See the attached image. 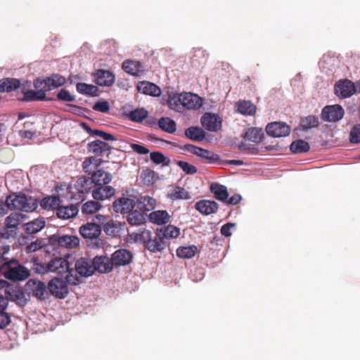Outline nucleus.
I'll list each match as a JSON object with an SVG mask.
<instances>
[{
	"mask_svg": "<svg viewBox=\"0 0 360 360\" xmlns=\"http://www.w3.org/2000/svg\"><path fill=\"white\" fill-rule=\"evenodd\" d=\"M20 82L15 78H5L0 80V92H9L17 89Z\"/></svg>",
	"mask_w": 360,
	"mask_h": 360,
	"instance_id": "obj_35",
	"label": "nucleus"
},
{
	"mask_svg": "<svg viewBox=\"0 0 360 360\" xmlns=\"http://www.w3.org/2000/svg\"><path fill=\"white\" fill-rule=\"evenodd\" d=\"M181 100L182 107L188 110L199 109L202 104V98L192 93L181 94Z\"/></svg>",
	"mask_w": 360,
	"mask_h": 360,
	"instance_id": "obj_19",
	"label": "nucleus"
},
{
	"mask_svg": "<svg viewBox=\"0 0 360 360\" xmlns=\"http://www.w3.org/2000/svg\"><path fill=\"white\" fill-rule=\"evenodd\" d=\"M176 165L187 174H194L197 172V168L187 162L177 161Z\"/></svg>",
	"mask_w": 360,
	"mask_h": 360,
	"instance_id": "obj_54",
	"label": "nucleus"
},
{
	"mask_svg": "<svg viewBox=\"0 0 360 360\" xmlns=\"http://www.w3.org/2000/svg\"><path fill=\"white\" fill-rule=\"evenodd\" d=\"M37 90H28L24 92V101H44L46 100V91L43 88H36Z\"/></svg>",
	"mask_w": 360,
	"mask_h": 360,
	"instance_id": "obj_34",
	"label": "nucleus"
},
{
	"mask_svg": "<svg viewBox=\"0 0 360 360\" xmlns=\"http://www.w3.org/2000/svg\"><path fill=\"white\" fill-rule=\"evenodd\" d=\"M11 250V246L9 245L0 243V262L8 261L6 257Z\"/></svg>",
	"mask_w": 360,
	"mask_h": 360,
	"instance_id": "obj_62",
	"label": "nucleus"
},
{
	"mask_svg": "<svg viewBox=\"0 0 360 360\" xmlns=\"http://www.w3.org/2000/svg\"><path fill=\"white\" fill-rule=\"evenodd\" d=\"M79 282L77 277H53L47 285L49 294L57 299H64L68 294V284L76 285Z\"/></svg>",
	"mask_w": 360,
	"mask_h": 360,
	"instance_id": "obj_1",
	"label": "nucleus"
},
{
	"mask_svg": "<svg viewBox=\"0 0 360 360\" xmlns=\"http://www.w3.org/2000/svg\"><path fill=\"white\" fill-rule=\"evenodd\" d=\"M94 82L99 86H110L115 83V77L109 70H98L94 73Z\"/></svg>",
	"mask_w": 360,
	"mask_h": 360,
	"instance_id": "obj_20",
	"label": "nucleus"
},
{
	"mask_svg": "<svg viewBox=\"0 0 360 360\" xmlns=\"http://www.w3.org/2000/svg\"><path fill=\"white\" fill-rule=\"evenodd\" d=\"M168 198L172 200H188L190 198V195L184 188L176 186L168 193Z\"/></svg>",
	"mask_w": 360,
	"mask_h": 360,
	"instance_id": "obj_44",
	"label": "nucleus"
},
{
	"mask_svg": "<svg viewBox=\"0 0 360 360\" xmlns=\"http://www.w3.org/2000/svg\"><path fill=\"white\" fill-rule=\"evenodd\" d=\"M238 111L245 115H252L256 112L255 105L250 101H239L237 103Z\"/></svg>",
	"mask_w": 360,
	"mask_h": 360,
	"instance_id": "obj_39",
	"label": "nucleus"
},
{
	"mask_svg": "<svg viewBox=\"0 0 360 360\" xmlns=\"http://www.w3.org/2000/svg\"><path fill=\"white\" fill-rule=\"evenodd\" d=\"M210 190L213 193L214 197L221 202H224L229 197L227 188L219 183L211 184Z\"/></svg>",
	"mask_w": 360,
	"mask_h": 360,
	"instance_id": "obj_31",
	"label": "nucleus"
},
{
	"mask_svg": "<svg viewBox=\"0 0 360 360\" xmlns=\"http://www.w3.org/2000/svg\"><path fill=\"white\" fill-rule=\"evenodd\" d=\"M138 208L142 211H150L156 207L157 201L153 197L141 195L136 200Z\"/></svg>",
	"mask_w": 360,
	"mask_h": 360,
	"instance_id": "obj_29",
	"label": "nucleus"
},
{
	"mask_svg": "<svg viewBox=\"0 0 360 360\" xmlns=\"http://www.w3.org/2000/svg\"><path fill=\"white\" fill-rule=\"evenodd\" d=\"M79 209L75 205L63 206L60 205L56 210V215L60 219H69L75 217L78 213Z\"/></svg>",
	"mask_w": 360,
	"mask_h": 360,
	"instance_id": "obj_26",
	"label": "nucleus"
},
{
	"mask_svg": "<svg viewBox=\"0 0 360 360\" xmlns=\"http://www.w3.org/2000/svg\"><path fill=\"white\" fill-rule=\"evenodd\" d=\"M159 127L164 131L173 134L176 130V122L169 117H162L158 120Z\"/></svg>",
	"mask_w": 360,
	"mask_h": 360,
	"instance_id": "obj_45",
	"label": "nucleus"
},
{
	"mask_svg": "<svg viewBox=\"0 0 360 360\" xmlns=\"http://www.w3.org/2000/svg\"><path fill=\"white\" fill-rule=\"evenodd\" d=\"M77 91L83 95L97 96L98 95V89L93 84H88L83 82L77 83L76 85Z\"/></svg>",
	"mask_w": 360,
	"mask_h": 360,
	"instance_id": "obj_37",
	"label": "nucleus"
},
{
	"mask_svg": "<svg viewBox=\"0 0 360 360\" xmlns=\"http://www.w3.org/2000/svg\"><path fill=\"white\" fill-rule=\"evenodd\" d=\"M167 105L168 107L172 110H174L177 112L181 111V109L182 108L181 94L178 97H169L167 101Z\"/></svg>",
	"mask_w": 360,
	"mask_h": 360,
	"instance_id": "obj_53",
	"label": "nucleus"
},
{
	"mask_svg": "<svg viewBox=\"0 0 360 360\" xmlns=\"http://www.w3.org/2000/svg\"><path fill=\"white\" fill-rule=\"evenodd\" d=\"M133 258L132 253L126 249H119L111 255L113 266H120L129 264Z\"/></svg>",
	"mask_w": 360,
	"mask_h": 360,
	"instance_id": "obj_18",
	"label": "nucleus"
},
{
	"mask_svg": "<svg viewBox=\"0 0 360 360\" xmlns=\"http://www.w3.org/2000/svg\"><path fill=\"white\" fill-rule=\"evenodd\" d=\"M141 177L146 184H152L155 180V172L148 169H146L141 173Z\"/></svg>",
	"mask_w": 360,
	"mask_h": 360,
	"instance_id": "obj_57",
	"label": "nucleus"
},
{
	"mask_svg": "<svg viewBox=\"0 0 360 360\" xmlns=\"http://www.w3.org/2000/svg\"><path fill=\"white\" fill-rule=\"evenodd\" d=\"M266 131L271 136H285L290 134V127L284 122H275L267 124Z\"/></svg>",
	"mask_w": 360,
	"mask_h": 360,
	"instance_id": "obj_17",
	"label": "nucleus"
},
{
	"mask_svg": "<svg viewBox=\"0 0 360 360\" xmlns=\"http://www.w3.org/2000/svg\"><path fill=\"white\" fill-rule=\"evenodd\" d=\"M150 160L156 165L165 164L168 165L169 160L167 159L161 152H152L150 154Z\"/></svg>",
	"mask_w": 360,
	"mask_h": 360,
	"instance_id": "obj_52",
	"label": "nucleus"
},
{
	"mask_svg": "<svg viewBox=\"0 0 360 360\" xmlns=\"http://www.w3.org/2000/svg\"><path fill=\"white\" fill-rule=\"evenodd\" d=\"M96 187L93 179L91 177L80 176L75 184V188L78 193H87L92 191Z\"/></svg>",
	"mask_w": 360,
	"mask_h": 360,
	"instance_id": "obj_23",
	"label": "nucleus"
},
{
	"mask_svg": "<svg viewBox=\"0 0 360 360\" xmlns=\"http://www.w3.org/2000/svg\"><path fill=\"white\" fill-rule=\"evenodd\" d=\"M170 218L169 212L163 210L153 211L148 215L150 221L158 225L166 224L170 221Z\"/></svg>",
	"mask_w": 360,
	"mask_h": 360,
	"instance_id": "obj_24",
	"label": "nucleus"
},
{
	"mask_svg": "<svg viewBox=\"0 0 360 360\" xmlns=\"http://www.w3.org/2000/svg\"><path fill=\"white\" fill-rule=\"evenodd\" d=\"M319 124V118L314 115H309L301 120L300 125L303 130L307 131L313 127H318Z\"/></svg>",
	"mask_w": 360,
	"mask_h": 360,
	"instance_id": "obj_49",
	"label": "nucleus"
},
{
	"mask_svg": "<svg viewBox=\"0 0 360 360\" xmlns=\"http://www.w3.org/2000/svg\"><path fill=\"white\" fill-rule=\"evenodd\" d=\"M335 91L338 96L345 98L352 96L356 92L355 84L349 79L340 81L335 86Z\"/></svg>",
	"mask_w": 360,
	"mask_h": 360,
	"instance_id": "obj_14",
	"label": "nucleus"
},
{
	"mask_svg": "<svg viewBox=\"0 0 360 360\" xmlns=\"http://www.w3.org/2000/svg\"><path fill=\"white\" fill-rule=\"evenodd\" d=\"M91 178L96 186L107 185L112 181V176L103 169H98L92 173Z\"/></svg>",
	"mask_w": 360,
	"mask_h": 360,
	"instance_id": "obj_32",
	"label": "nucleus"
},
{
	"mask_svg": "<svg viewBox=\"0 0 360 360\" xmlns=\"http://www.w3.org/2000/svg\"><path fill=\"white\" fill-rule=\"evenodd\" d=\"M102 205L98 201L90 200L84 203L82 206V212L84 214H91L101 208Z\"/></svg>",
	"mask_w": 360,
	"mask_h": 360,
	"instance_id": "obj_50",
	"label": "nucleus"
},
{
	"mask_svg": "<svg viewBox=\"0 0 360 360\" xmlns=\"http://www.w3.org/2000/svg\"><path fill=\"white\" fill-rule=\"evenodd\" d=\"M0 274L11 281H22L30 276L28 270L15 259L4 262L0 266Z\"/></svg>",
	"mask_w": 360,
	"mask_h": 360,
	"instance_id": "obj_2",
	"label": "nucleus"
},
{
	"mask_svg": "<svg viewBox=\"0 0 360 360\" xmlns=\"http://www.w3.org/2000/svg\"><path fill=\"white\" fill-rule=\"evenodd\" d=\"M106 221V217L96 214L92 222H88L79 228V233L84 238L96 239L101 234V224Z\"/></svg>",
	"mask_w": 360,
	"mask_h": 360,
	"instance_id": "obj_5",
	"label": "nucleus"
},
{
	"mask_svg": "<svg viewBox=\"0 0 360 360\" xmlns=\"http://www.w3.org/2000/svg\"><path fill=\"white\" fill-rule=\"evenodd\" d=\"M127 220L131 225L139 226L146 221L145 214L138 210H131L127 213Z\"/></svg>",
	"mask_w": 360,
	"mask_h": 360,
	"instance_id": "obj_43",
	"label": "nucleus"
},
{
	"mask_svg": "<svg viewBox=\"0 0 360 360\" xmlns=\"http://www.w3.org/2000/svg\"><path fill=\"white\" fill-rule=\"evenodd\" d=\"M345 110L340 105L325 106L321 112V117L324 121L337 122L342 119Z\"/></svg>",
	"mask_w": 360,
	"mask_h": 360,
	"instance_id": "obj_12",
	"label": "nucleus"
},
{
	"mask_svg": "<svg viewBox=\"0 0 360 360\" xmlns=\"http://www.w3.org/2000/svg\"><path fill=\"white\" fill-rule=\"evenodd\" d=\"M11 322V316L4 311H0V329L6 328Z\"/></svg>",
	"mask_w": 360,
	"mask_h": 360,
	"instance_id": "obj_61",
	"label": "nucleus"
},
{
	"mask_svg": "<svg viewBox=\"0 0 360 360\" xmlns=\"http://www.w3.org/2000/svg\"><path fill=\"white\" fill-rule=\"evenodd\" d=\"M139 240L151 252H162L169 245V243L162 237L158 231L153 234L149 230H143L139 234Z\"/></svg>",
	"mask_w": 360,
	"mask_h": 360,
	"instance_id": "obj_4",
	"label": "nucleus"
},
{
	"mask_svg": "<svg viewBox=\"0 0 360 360\" xmlns=\"http://www.w3.org/2000/svg\"><path fill=\"white\" fill-rule=\"evenodd\" d=\"M60 203V198L56 195L45 197L41 200V206L46 210H57Z\"/></svg>",
	"mask_w": 360,
	"mask_h": 360,
	"instance_id": "obj_40",
	"label": "nucleus"
},
{
	"mask_svg": "<svg viewBox=\"0 0 360 360\" xmlns=\"http://www.w3.org/2000/svg\"><path fill=\"white\" fill-rule=\"evenodd\" d=\"M201 124L210 131H217L221 125V120L216 114L205 113L200 119Z\"/></svg>",
	"mask_w": 360,
	"mask_h": 360,
	"instance_id": "obj_15",
	"label": "nucleus"
},
{
	"mask_svg": "<svg viewBox=\"0 0 360 360\" xmlns=\"http://www.w3.org/2000/svg\"><path fill=\"white\" fill-rule=\"evenodd\" d=\"M103 228L104 232L109 236H114L119 233V231L121 228V224L118 221H114L112 219L108 220L106 218V221L103 224H101Z\"/></svg>",
	"mask_w": 360,
	"mask_h": 360,
	"instance_id": "obj_41",
	"label": "nucleus"
},
{
	"mask_svg": "<svg viewBox=\"0 0 360 360\" xmlns=\"http://www.w3.org/2000/svg\"><path fill=\"white\" fill-rule=\"evenodd\" d=\"M57 98L60 101H73L75 100V96L70 94V93L65 89H62L57 94Z\"/></svg>",
	"mask_w": 360,
	"mask_h": 360,
	"instance_id": "obj_59",
	"label": "nucleus"
},
{
	"mask_svg": "<svg viewBox=\"0 0 360 360\" xmlns=\"http://www.w3.org/2000/svg\"><path fill=\"white\" fill-rule=\"evenodd\" d=\"M139 92L153 96H158L161 94L160 89L155 84L149 82H140L137 85Z\"/></svg>",
	"mask_w": 360,
	"mask_h": 360,
	"instance_id": "obj_28",
	"label": "nucleus"
},
{
	"mask_svg": "<svg viewBox=\"0 0 360 360\" xmlns=\"http://www.w3.org/2000/svg\"><path fill=\"white\" fill-rule=\"evenodd\" d=\"M79 238L74 235L63 234L57 233L51 235L49 238V243L55 248H65L72 250L76 248L79 245Z\"/></svg>",
	"mask_w": 360,
	"mask_h": 360,
	"instance_id": "obj_7",
	"label": "nucleus"
},
{
	"mask_svg": "<svg viewBox=\"0 0 360 360\" xmlns=\"http://www.w3.org/2000/svg\"><path fill=\"white\" fill-rule=\"evenodd\" d=\"M66 82L64 77L58 75H52L44 79H37L34 82L35 88H43L44 91H49L53 89L63 86Z\"/></svg>",
	"mask_w": 360,
	"mask_h": 360,
	"instance_id": "obj_9",
	"label": "nucleus"
},
{
	"mask_svg": "<svg viewBox=\"0 0 360 360\" xmlns=\"http://www.w3.org/2000/svg\"><path fill=\"white\" fill-rule=\"evenodd\" d=\"M135 197H120L116 199L112 203V208L117 213L127 214L131 211L136 205Z\"/></svg>",
	"mask_w": 360,
	"mask_h": 360,
	"instance_id": "obj_11",
	"label": "nucleus"
},
{
	"mask_svg": "<svg viewBox=\"0 0 360 360\" xmlns=\"http://www.w3.org/2000/svg\"><path fill=\"white\" fill-rule=\"evenodd\" d=\"M13 158V153L10 149H2L0 150V161L4 163L9 162Z\"/></svg>",
	"mask_w": 360,
	"mask_h": 360,
	"instance_id": "obj_64",
	"label": "nucleus"
},
{
	"mask_svg": "<svg viewBox=\"0 0 360 360\" xmlns=\"http://www.w3.org/2000/svg\"><path fill=\"white\" fill-rule=\"evenodd\" d=\"M197 252V248L195 245L188 247H179L176 250V255L180 258L189 259L193 257Z\"/></svg>",
	"mask_w": 360,
	"mask_h": 360,
	"instance_id": "obj_48",
	"label": "nucleus"
},
{
	"mask_svg": "<svg viewBox=\"0 0 360 360\" xmlns=\"http://www.w3.org/2000/svg\"><path fill=\"white\" fill-rule=\"evenodd\" d=\"M43 272H53L58 274L68 273L65 276L77 277L76 275L74 276V269L70 268V262L66 257L53 258L43 266Z\"/></svg>",
	"mask_w": 360,
	"mask_h": 360,
	"instance_id": "obj_6",
	"label": "nucleus"
},
{
	"mask_svg": "<svg viewBox=\"0 0 360 360\" xmlns=\"http://www.w3.org/2000/svg\"><path fill=\"white\" fill-rule=\"evenodd\" d=\"M94 270L101 274H108L113 269V264L111 257L106 255H97L93 260Z\"/></svg>",
	"mask_w": 360,
	"mask_h": 360,
	"instance_id": "obj_13",
	"label": "nucleus"
},
{
	"mask_svg": "<svg viewBox=\"0 0 360 360\" xmlns=\"http://www.w3.org/2000/svg\"><path fill=\"white\" fill-rule=\"evenodd\" d=\"M81 276L88 277L94 273L93 262L87 258L81 257L75 264L74 273Z\"/></svg>",
	"mask_w": 360,
	"mask_h": 360,
	"instance_id": "obj_16",
	"label": "nucleus"
},
{
	"mask_svg": "<svg viewBox=\"0 0 360 360\" xmlns=\"http://www.w3.org/2000/svg\"><path fill=\"white\" fill-rule=\"evenodd\" d=\"M185 135L192 141H201L205 137V132L200 127H191L186 129Z\"/></svg>",
	"mask_w": 360,
	"mask_h": 360,
	"instance_id": "obj_36",
	"label": "nucleus"
},
{
	"mask_svg": "<svg viewBox=\"0 0 360 360\" xmlns=\"http://www.w3.org/2000/svg\"><path fill=\"white\" fill-rule=\"evenodd\" d=\"M102 163V160L96 156L86 158L82 163V168L84 172L92 174L95 169Z\"/></svg>",
	"mask_w": 360,
	"mask_h": 360,
	"instance_id": "obj_33",
	"label": "nucleus"
},
{
	"mask_svg": "<svg viewBox=\"0 0 360 360\" xmlns=\"http://www.w3.org/2000/svg\"><path fill=\"white\" fill-rule=\"evenodd\" d=\"M157 231L166 241H167L168 239L176 238L179 235V229L172 225L165 226L162 228L158 229Z\"/></svg>",
	"mask_w": 360,
	"mask_h": 360,
	"instance_id": "obj_42",
	"label": "nucleus"
},
{
	"mask_svg": "<svg viewBox=\"0 0 360 360\" xmlns=\"http://www.w3.org/2000/svg\"><path fill=\"white\" fill-rule=\"evenodd\" d=\"M27 216L19 212H12L6 217L4 224L8 228H12L17 231L19 225L25 221Z\"/></svg>",
	"mask_w": 360,
	"mask_h": 360,
	"instance_id": "obj_30",
	"label": "nucleus"
},
{
	"mask_svg": "<svg viewBox=\"0 0 360 360\" xmlns=\"http://www.w3.org/2000/svg\"><path fill=\"white\" fill-rule=\"evenodd\" d=\"M93 110L101 112H108L110 110L109 103L108 101H97L93 106Z\"/></svg>",
	"mask_w": 360,
	"mask_h": 360,
	"instance_id": "obj_60",
	"label": "nucleus"
},
{
	"mask_svg": "<svg viewBox=\"0 0 360 360\" xmlns=\"http://www.w3.org/2000/svg\"><path fill=\"white\" fill-rule=\"evenodd\" d=\"M111 148V146L108 143L101 140H95L88 144L89 152L97 156L102 155L103 153L109 152Z\"/></svg>",
	"mask_w": 360,
	"mask_h": 360,
	"instance_id": "obj_27",
	"label": "nucleus"
},
{
	"mask_svg": "<svg viewBox=\"0 0 360 360\" xmlns=\"http://www.w3.org/2000/svg\"><path fill=\"white\" fill-rule=\"evenodd\" d=\"M97 188L92 191V197L96 200L109 199L115 195V189L110 186L97 185Z\"/></svg>",
	"mask_w": 360,
	"mask_h": 360,
	"instance_id": "obj_22",
	"label": "nucleus"
},
{
	"mask_svg": "<svg viewBox=\"0 0 360 360\" xmlns=\"http://www.w3.org/2000/svg\"><path fill=\"white\" fill-rule=\"evenodd\" d=\"M218 207V204L214 200H202L195 204V209L205 215L215 213Z\"/></svg>",
	"mask_w": 360,
	"mask_h": 360,
	"instance_id": "obj_25",
	"label": "nucleus"
},
{
	"mask_svg": "<svg viewBox=\"0 0 360 360\" xmlns=\"http://www.w3.org/2000/svg\"><path fill=\"white\" fill-rule=\"evenodd\" d=\"M45 245V243L43 239H37L35 241L32 242L26 248V252H34L40 249H41Z\"/></svg>",
	"mask_w": 360,
	"mask_h": 360,
	"instance_id": "obj_56",
	"label": "nucleus"
},
{
	"mask_svg": "<svg viewBox=\"0 0 360 360\" xmlns=\"http://www.w3.org/2000/svg\"><path fill=\"white\" fill-rule=\"evenodd\" d=\"M130 148L134 153L139 155H146L150 152L146 146L138 143H131Z\"/></svg>",
	"mask_w": 360,
	"mask_h": 360,
	"instance_id": "obj_63",
	"label": "nucleus"
},
{
	"mask_svg": "<svg viewBox=\"0 0 360 360\" xmlns=\"http://www.w3.org/2000/svg\"><path fill=\"white\" fill-rule=\"evenodd\" d=\"M16 234V231L12 228L7 227L5 225L4 227L0 229V238L1 239H8L11 237H13Z\"/></svg>",
	"mask_w": 360,
	"mask_h": 360,
	"instance_id": "obj_58",
	"label": "nucleus"
},
{
	"mask_svg": "<svg viewBox=\"0 0 360 360\" xmlns=\"http://www.w3.org/2000/svg\"><path fill=\"white\" fill-rule=\"evenodd\" d=\"M122 68L125 72L136 77L141 76L146 71L143 65L137 60H127L123 62Z\"/></svg>",
	"mask_w": 360,
	"mask_h": 360,
	"instance_id": "obj_21",
	"label": "nucleus"
},
{
	"mask_svg": "<svg viewBox=\"0 0 360 360\" xmlns=\"http://www.w3.org/2000/svg\"><path fill=\"white\" fill-rule=\"evenodd\" d=\"M290 149L293 153H302L309 151L310 146L307 141L298 139L290 144Z\"/></svg>",
	"mask_w": 360,
	"mask_h": 360,
	"instance_id": "obj_46",
	"label": "nucleus"
},
{
	"mask_svg": "<svg viewBox=\"0 0 360 360\" xmlns=\"http://www.w3.org/2000/svg\"><path fill=\"white\" fill-rule=\"evenodd\" d=\"M45 226L44 219H36L25 225V231L27 234H34L41 231Z\"/></svg>",
	"mask_w": 360,
	"mask_h": 360,
	"instance_id": "obj_38",
	"label": "nucleus"
},
{
	"mask_svg": "<svg viewBox=\"0 0 360 360\" xmlns=\"http://www.w3.org/2000/svg\"><path fill=\"white\" fill-rule=\"evenodd\" d=\"M6 201L9 202L11 210H20L31 212L37 207V201L32 197H27L23 193H12L6 196Z\"/></svg>",
	"mask_w": 360,
	"mask_h": 360,
	"instance_id": "obj_3",
	"label": "nucleus"
},
{
	"mask_svg": "<svg viewBox=\"0 0 360 360\" xmlns=\"http://www.w3.org/2000/svg\"><path fill=\"white\" fill-rule=\"evenodd\" d=\"M349 141L352 143H360V124L354 125L349 134Z\"/></svg>",
	"mask_w": 360,
	"mask_h": 360,
	"instance_id": "obj_55",
	"label": "nucleus"
},
{
	"mask_svg": "<svg viewBox=\"0 0 360 360\" xmlns=\"http://www.w3.org/2000/svg\"><path fill=\"white\" fill-rule=\"evenodd\" d=\"M264 134L261 129L257 127L249 128L245 133L244 137L252 142H259L263 136Z\"/></svg>",
	"mask_w": 360,
	"mask_h": 360,
	"instance_id": "obj_47",
	"label": "nucleus"
},
{
	"mask_svg": "<svg viewBox=\"0 0 360 360\" xmlns=\"http://www.w3.org/2000/svg\"><path fill=\"white\" fill-rule=\"evenodd\" d=\"M27 290L37 300H44L49 297L47 285L41 281L30 279L26 284Z\"/></svg>",
	"mask_w": 360,
	"mask_h": 360,
	"instance_id": "obj_10",
	"label": "nucleus"
},
{
	"mask_svg": "<svg viewBox=\"0 0 360 360\" xmlns=\"http://www.w3.org/2000/svg\"><path fill=\"white\" fill-rule=\"evenodd\" d=\"M148 111L143 108H137L129 113L130 120L136 122H141L147 116Z\"/></svg>",
	"mask_w": 360,
	"mask_h": 360,
	"instance_id": "obj_51",
	"label": "nucleus"
},
{
	"mask_svg": "<svg viewBox=\"0 0 360 360\" xmlns=\"http://www.w3.org/2000/svg\"><path fill=\"white\" fill-rule=\"evenodd\" d=\"M184 148L186 151L200 158L202 161L205 163L213 164L219 160V156L218 155L193 144H186Z\"/></svg>",
	"mask_w": 360,
	"mask_h": 360,
	"instance_id": "obj_8",
	"label": "nucleus"
}]
</instances>
